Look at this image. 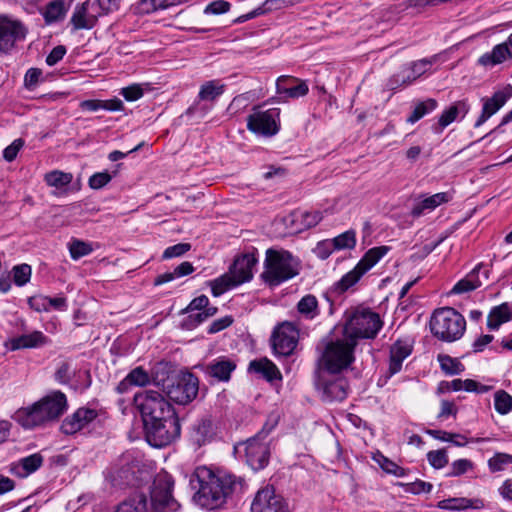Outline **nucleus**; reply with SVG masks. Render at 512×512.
Segmentation results:
<instances>
[{"label":"nucleus","instance_id":"f257e3e1","mask_svg":"<svg viewBox=\"0 0 512 512\" xmlns=\"http://www.w3.org/2000/svg\"><path fill=\"white\" fill-rule=\"evenodd\" d=\"M199 489L194 501L201 507L213 510L222 506L228 495L242 487V480L231 474H215L207 467L195 470Z\"/></svg>","mask_w":512,"mask_h":512},{"label":"nucleus","instance_id":"f03ea898","mask_svg":"<svg viewBox=\"0 0 512 512\" xmlns=\"http://www.w3.org/2000/svg\"><path fill=\"white\" fill-rule=\"evenodd\" d=\"M67 408L66 395L53 391L31 406L18 410L16 420L23 428L32 429L58 420Z\"/></svg>","mask_w":512,"mask_h":512},{"label":"nucleus","instance_id":"7ed1b4c3","mask_svg":"<svg viewBox=\"0 0 512 512\" xmlns=\"http://www.w3.org/2000/svg\"><path fill=\"white\" fill-rule=\"evenodd\" d=\"M301 261L287 250L268 249L262 279L269 286H278L299 275Z\"/></svg>","mask_w":512,"mask_h":512},{"label":"nucleus","instance_id":"20e7f679","mask_svg":"<svg viewBox=\"0 0 512 512\" xmlns=\"http://www.w3.org/2000/svg\"><path fill=\"white\" fill-rule=\"evenodd\" d=\"M355 347V343L345 336L327 342L317 359L316 371L341 373L346 370L355 360Z\"/></svg>","mask_w":512,"mask_h":512},{"label":"nucleus","instance_id":"39448f33","mask_svg":"<svg viewBox=\"0 0 512 512\" xmlns=\"http://www.w3.org/2000/svg\"><path fill=\"white\" fill-rule=\"evenodd\" d=\"M465 329L464 317L454 308L437 309L431 316L430 330L441 341L454 342L463 336Z\"/></svg>","mask_w":512,"mask_h":512},{"label":"nucleus","instance_id":"423d86ee","mask_svg":"<svg viewBox=\"0 0 512 512\" xmlns=\"http://www.w3.org/2000/svg\"><path fill=\"white\" fill-rule=\"evenodd\" d=\"M383 322L379 314L363 309L355 311L344 326V336L357 345L358 339L376 337Z\"/></svg>","mask_w":512,"mask_h":512},{"label":"nucleus","instance_id":"0eeeda50","mask_svg":"<svg viewBox=\"0 0 512 512\" xmlns=\"http://www.w3.org/2000/svg\"><path fill=\"white\" fill-rule=\"evenodd\" d=\"M134 402L141 412L144 423L176 414L172 405L156 390L149 389L136 394Z\"/></svg>","mask_w":512,"mask_h":512},{"label":"nucleus","instance_id":"6e6552de","mask_svg":"<svg viewBox=\"0 0 512 512\" xmlns=\"http://www.w3.org/2000/svg\"><path fill=\"white\" fill-rule=\"evenodd\" d=\"M146 439L151 446L164 447L180 435V423L176 414L161 420H150L144 423Z\"/></svg>","mask_w":512,"mask_h":512},{"label":"nucleus","instance_id":"1a4fd4ad","mask_svg":"<svg viewBox=\"0 0 512 512\" xmlns=\"http://www.w3.org/2000/svg\"><path fill=\"white\" fill-rule=\"evenodd\" d=\"M390 250L388 246H378L369 249L358 264L335 283L337 292L343 293L356 284L360 278L375 266Z\"/></svg>","mask_w":512,"mask_h":512},{"label":"nucleus","instance_id":"9d476101","mask_svg":"<svg viewBox=\"0 0 512 512\" xmlns=\"http://www.w3.org/2000/svg\"><path fill=\"white\" fill-rule=\"evenodd\" d=\"M340 373L315 371V386L325 402L343 401L349 390L348 381Z\"/></svg>","mask_w":512,"mask_h":512},{"label":"nucleus","instance_id":"9b49d317","mask_svg":"<svg viewBox=\"0 0 512 512\" xmlns=\"http://www.w3.org/2000/svg\"><path fill=\"white\" fill-rule=\"evenodd\" d=\"M300 332L297 325L290 321L279 323L272 331L270 342L276 356H290L297 347Z\"/></svg>","mask_w":512,"mask_h":512},{"label":"nucleus","instance_id":"f8f14e48","mask_svg":"<svg viewBox=\"0 0 512 512\" xmlns=\"http://www.w3.org/2000/svg\"><path fill=\"white\" fill-rule=\"evenodd\" d=\"M166 395L175 403L186 405L194 400L199 390V380L192 373L182 375L163 385Z\"/></svg>","mask_w":512,"mask_h":512},{"label":"nucleus","instance_id":"ddd939ff","mask_svg":"<svg viewBox=\"0 0 512 512\" xmlns=\"http://www.w3.org/2000/svg\"><path fill=\"white\" fill-rule=\"evenodd\" d=\"M27 34L28 28L21 20L0 14V53H9Z\"/></svg>","mask_w":512,"mask_h":512},{"label":"nucleus","instance_id":"4468645a","mask_svg":"<svg viewBox=\"0 0 512 512\" xmlns=\"http://www.w3.org/2000/svg\"><path fill=\"white\" fill-rule=\"evenodd\" d=\"M173 481L165 476L155 481L151 491V509L154 512H176L180 508L172 496Z\"/></svg>","mask_w":512,"mask_h":512},{"label":"nucleus","instance_id":"2eb2a0df","mask_svg":"<svg viewBox=\"0 0 512 512\" xmlns=\"http://www.w3.org/2000/svg\"><path fill=\"white\" fill-rule=\"evenodd\" d=\"M268 433L269 431L263 429L243 444L246 462L253 470L263 469L268 463L270 455L268 442L266 441Z\"/></svg>","mask_w":512,"mask_h":512},{"label":"nucleus","instance_id":"dca6fc26","mask_svg":"<svg viewBox=\"0 0 512 512\" xmlns=\"http://www.w3.org/2000/svg\"><path fill=\"white\" fill-rule=\"evenodd\" d=\"M279 115L280 111L276 108L266 111L254 109L247 117V128L255 134L273 136L279 131Z\"/></svg>","mask_w":512,"mask_h":512},{"label":"nucleus","instance_id":"f3484780","mask_svg":"<svg viewBox=\"0 0 512 512\" xmlns=\"http://www.w3.org/2000/svg\"><path fill=\"white\" fill-rule=\"evenodd\" d=\"M251 512H289V509L283 497L272 486H266L256 493Z\"/></svg>","mask_w":512,"mask_h":512},{"label":"nucleus","instance_id":"a211bd4d","mask_svg":"<svg viewBox=\"0 0 512 512\" xmlns=\"http://www.w3.org/2000/svg\"><path fill=\"white\" fill-rule=\"evenodd\" d=\"M511 97L512 86L507 85L503 89L496 91L491 97L482 98V111L474 127L479 128L482 126L490 117L496 114Z\"/></svg>","mask_w":512,"mask_h":512},{"label":"nucleus","instance_id":"6ab92c4d","mask_svg":"<svg viewBox=\"0 0 512 512\" xmlns=\"http://www.w3.org/2000/svg\"><path fill=\"white\" fill-rule=\"evenodd\" d=\"M309 91L305 81L292 76H280L276 81V92L278 101L285 102L287 99L300 98L305 96Z\"/></svg>","mask_w":512,"mask_h":512},{"label":"nucleus","instance_id":"aec40b11","mask_svg":"<svg viewBox=\"0 0 512 512\" xmlns=\"http://www.w3.org/2000/svg\"><path fill=\"white\" fill-rule=\"evenodd\" d=\"M96 417L94 409L79 408L63 420L60 429L64 434L72 435L88 426Z\"/></svg>","mask_w":512,"mask_h":512},{"label":"nucleus","instance_id":"412c9836","mask_svg":"<svg viewBox=\"0 0 512 512\" xmlns=\"http://www.w3.org/2000/svg\"><path fill=\"white\" fill-rule=\"evenodd\" d=\"M257 263V258L253 253L243 254L237 257L232 266L229 268V273L239 285L249 282L253 278V268Z\"/></svg>","mask_w":512,"mask_h":512},{"label":"nucleus","instance_id":"4be33fe9","mask_svg":"<svg viewBox=\"0 0 512 512\" xmlns=\"http://www.w3.org/2000/svg\"><path fill=\"white\" fill-rule=\"evenodd\" d=\"M48 343L47 337L41 331H33L29 334H23L10 338L5 346L11 351L28 348H38Z\"/></svg>","mask_w":512,"mask_h":512},{"label":"nucleus","instance_id":"5701e85b","mask_svg":"<svg viewBox=\"0 0 512 512\" xmlns=\"http://www.w3.org/2000/svg\"><path fill=\"white\" fill-rule=\"evenodd\" d=\"M93 4L85 1L77 5L73 11L70 22L74 29H91L96 21L97 15L91 11Z\"/></svg>","mask_w":512,"mask_h":512},{"label":"nucleus","instance_id":"b1692460","mask_svg":"<svg viewBox=\"0 0 512 512\" xmlns=\"http://www.w3.org/2000/svg\"><path fill=\"white\" fill-rule=\"evenodd\" d=\"M42 464L43 456L40 453H34L11 463L9 471L19 478H25L38 470Z\"/></svg>","mask_w":512,"mask_h":512},{"label":"nucleus","instance_id":"393cba45","mask_svg":"<svg viewBox=\"0 0 512 512\" xmlns=\"http://www.w3.org/2000/svg\"><path fill=\"white\" fill-rule=\"evenodd\" d=\"M68 10L69 4L65 0H51L39 10V13L47 25H52L63 21Z\"/></svg>","mask_w":512,"mask_h":512},{"label":"nucleus","instance_id":"a878e982","mask_svg":"<svg viewBox=\"0 0 512 512\" xmlns=\"http://www.w3.org/2000/svg\"><path fill=\"white\" fill-rule=\"evenodd\" d=\"M236 364L234 361L226 358L219 357L210 362L206 368V373L218 381L227 382L230 380L231 373L235 370Z\"/></svg>","mask_w":512,"mask_h":512},{"label":"nucleus","instance_id":"bb28decb","mask_svg":"<svg viewBox=\"0 0 512 512\" xmlns=\"http://www.w3.org/2000/svg\"><path fill=\"white\" fill-rule=\"evenodd\" d=\"M507 44H497L493 47L491 52L483 54L478 63L484 67L495 66L503 63L506 60L512 59V51L506 47Z\"/></svg>","mask_w":512,"mask_h":512},{"label":"nucleus","instance_id":"cd10ccee","mask_svg":"<svg viewBox=\"0 0 512 512\" xmlns=\"http://www.w3.org/2000/svg\"><path fill=\"white\" fill-rule=\"evenodd\" d=\"M451 199L447 192L436 193L432 196L426 197L414 205L411 210L413 217H419L426 211H432L443 203H447Z\"/></svg>","mask_w":512,"mask_h":512},{"label":"nucleus","instance_id":"c85d7f7f","mask_svg":"<svg viewBox=\"0 0 512 512\" xmlns=\"http://www.w3.org/2000/svg\"><path fill=\"white\" fill-rule=\"evenodd\" d=\"M249 370L260 374L267 381L281 380L282 375L277 366L268 358L253 360L249 364Z\"/></svg>","mask_w":512,"mask_h":512},{"label":"nucleus","instance_id":"c756f323","mask_svg":"<svg viewBox=\"0 0 512 512\" xmlns=\"http://www.w3.org/2000/svg\"><path fill=\"white\" fill-rule=\"evenodd\" d=\"M470 110V105L466 99L459 100L444 110L439 117V125L443 129L455 121L458 117L464 118Z\"/></svg>","mask_w":512,"mask_h":512},{"label":"nucleus","instance_id":"7c9ffc66","mask_svg":"<svg viewBox=\"0 0 512 512\" xmlns=\"http://www.w3.org/2000/svg\"><path fill=\"white\" fill-rule=\"evenodd\" d=\"M150 383V375L142 367L132 369L127 376L118 384L119 393H125L131 386H146Z\"/></svg>","mask_w":512,"mask_h":512},{"label":"nucleus","instance_id":"2f4dec72","mask_svg":"<svg viewBox=\"0 0 512 512\" xmlns=\"http://www.w3.org/2000/svg\"><path fill=\"white\" fill-rule=\"evenodd\" d=\"M411 354L410 345L397 341L390 350L389 372L391 375L398 373L402 368V363Z\"/></svg>","mask_w":512,"mask_h":512},{"label":"nucleus","instance_id":"473e14b6","mask_svg":"<svg viewBox=\"0 0 512 512\" xmlns=\"http://www.w3.org/2000/svg\"><path fill=\"white\" fill-rule=\"evenodd\" d=\"M114 512H149L147 497L144 493L136 492L122 501Z\"/></svg>","mask_w":512,"mask_h":512},{"label":"nucleus","instance_id":"72a5a7b5","mask_svg":"<svg viewBox=\"0 0 512 512\" xmlns=\"http://www.w3.org/2000/svg\"><path fill=\"white\" fill-rule=\"evenodd\" d=\"M512 319V310L507 303L494 307L487 318V326L491 330H497L503 323Z\"/></svg>","mask_w":512,"mask_h":512},{"label":"nucleus","instance_id":"f704fd0d","mask_svg":"<svg viewBox=\"0 0 512 512\" xmlns=\"http://www.w3.org/2000/svg\"><path fill=\"white\" fill-rule=\"evenodd\" d=\"M298 313L306 320H313L320 315L317 298L312 294L303 296L297 303Z\"/></svg>","mask_w":512,"mask_h":512},{"label":"nucleus","instance_id":"c9c22d12","mask_svg":"<svg viewBox=\"0 0 512 512\" xmlns=\"http://www.w3.org/2000/svg\"><path fill=\"white\" fill-rule=\"evenodd\" d=\"M238 285V282L233 278V275H231L229 271L209 282L211 293L214 297H219L226 291Z\"/></svg>","mask_w":512,"mask_h":512},{"label":"nucleus","instance_id":"e433bc0d","mask_svg":"<svg viewBox=\"0 0 512 512\" xmlns=\"http://www.w3.org/2000/svg\"><path fill=\"white\" fill-rule=\"evenodd\" d=\"M294 221L300 222L297 230L309 229L316 226L322 219L323 213L321 211H305L293 214Z\"/></svg>","mask_w":512,"mask_h":512},{"label":"nucleus","instance_id":"4c0bfd02","mask_svg":"<svg viewBox=\"0 0 512 512\" xmlns=\"http://www.w3.org/2000/svg\"><path fill=\"white\" fill-rule=\"evenodd\" d=\"M224 92V85L218 81L211 80L205 82L199 90L198 98L201 101H213Z\"/></svg>","mask_w":512,"mask_h":512},{"label":"nucleus","instance_id":"58836bf2","mask_svg":"<svg viewBox=\"0 0 512 512\" xmlns=\"http://www.w3.org/2000/svg\"><path fill=\"white\" fill-rule=\"evenodd\" d=\"M213 436V425L211 420L202 419L199 421L193 430V440L198 444L202 445L209 441Z\"/></svg>","mask_w":512,"mask_h":512},{"label":"nucleus","instance_id":"ea45409f","mask_svg":"<svg viewBox=\"0 0 512 512\" xmlns=\"http://www.w3.org/2000/svg\"><path fill=\"white\" fill-rule=\"evenodd\" d=\"M417 78L418 77L411 71L410 66H406L389 79L388 87L390 89H397L401 86H407L412 84Z\"/></svg>","mask_w":512,"mask_h":512},{"label":"nucleus","instance_id":"a19ab883","mask_svg":"<svg viewBox=\"0 0 512 512\" xmlns=\"http://www.w3.org/2000/svg\"><path fill=\"white\" fill-rule=\"evenodd\" d=\"M134 469L130 465H124L119 469L111 472V479L114 485L125 486L130 485L134 481Z\"/></svg>","mask_w":512,"mask_h":512},{"label":"nucleus","instance_id":"79ce46f5","mask_svg":"<svg viewBox=\"0 0 512 512\" xmlns=\"http://www.w3.org/2000/svg\"><path fill=\"white\" fill-rule=\"evenodd\" d=\"M73 176L71 173L54 170L45 175L47 185L61 189L68 186L72 182Z\"/></svg>","mask_w":512,"mask_h":512},{"label":"nucleus","instance_id":"37998d69","mask_svg":"<svg viewBox=\"0 0 512 512\" xmlns=\"http://www.w3.org/2000/svg\"><path fill=\"white\" fill-rule=\"evenodd\" d=\"M437 107V102L434 99H427L423 102L418 103L410 116L407 118V122L414 124L426 114L432 112Z\"/></svg>","mask_w":512,"mask_h":512},{"label":"nucleus","instance_id":"c03bdc74","mask_svg":"<svg viewBox=\"0 0 512 512\" xmlns=\"http://www.w3.org/2000/svg\"><path fill=\"white\" fill-rule=\"evenodd\" d=\"M512 464V455L508 453L498 452L495 453L488 460V468L491 472L503 471Z\"/></svg>","mask_w":512,"mask_h":512},{"label":"nucleus","instance_id":"a18cd8bd","mask_svg":"<svg viewBox=\"0 0 512 512\" xmlns=\"http://www.w3.org/2000/svg\"><path fill=\"white\" fill-rule=\"evenodd\" d=\"M335 250L353 249L356 245V233L348 230L331 239Z\"/></svg>","mask_w":512,"mask_h":512},{"label":"nucleus","instance_id":"49530a36","mask_svg":"<svg viewBox=\"0 0 512 512\" xmlns=\"http://www.w3.org/2000/svg\"><path fill=\"white\" fill-rule=\"evenodd\" d=\"M11 273L13 275L14 283L17 286L21 287V286L26 285L30 281L31 275H32V269H31L30 265L23 263V264L15 265L12 268Z\"/></svg>","mask_w":512,"mask_h":512},{"label":"nucleus","instance_id":"de8ad7c7","mask_svg":"<svg viewBox=\"0 0 512 512\" xmlns=\"http://www.w3.org/2000/svg\"><path fill=\"white\" fill-rule=\"evenodd\" d=\"M438 361L441 369L449 375H457L464 371V366L461 362L448 355H439Z\"/></svg>","mask_w":512,"mask_h":512},{"label":"nucleus","instance_id":"09e8293b","mask_svg":"<svg viewBox=\"0 0 512 512\" xmlns=\"http://www.w3.org/2000/svg\"><path fill=\"white\" fill-rule=\"evenodd\" d=\"M480 268V266H477L473 271L472 273L469 275V278H466V279H462L460 281H458L453 289H452V293H455V294H461V293H465V292H469V291H472L476 288H478L480 285H481V282L478 281V280H474V274L475 272Z\"/></svg>","mask_w":512,"mask_h":512},{"label":"nucleus","instance_id":"8fccbe9b","mask_svg":"<svg viewBox=\"0 0 512 512\" xmlns=\"http://www.w3.org/2000/svg\"><path fill=\"white\" fill-rule=\"evenodd\" d=\"M494 406L500 414H507L512 410V397L505 391L495 393Z\"/></svg>","mask_w":512,"mask_h":512},{"label":"nucleus","instance_id":"3c124183","mask_svg":"<svg viewBox=\"0 0 512 512\" xmlns=\"http://www.w3.org/2000/svg\"><path fill=\"white\" fill-rule=\"evenodd\" d=\"M473 506V502L467 498H450L442 500L438 503L440 509L460 510Z\"/></svg>","mask_w":512,"mask_h":512},{"label":"nucleus","instance_id":"603ef678","mask_svg":"<svg viewBox=\"0 0 512 512\" xmlns=\"http://www.w3.org/2000/svg\"><path fill=\"white\" fill-rule=\"evenodd\" d=\"M92 250L89 243L80 240H74L69 245L70 255L74 260L90 254Z\"/></svg>","mask_w":512,"mask_h":512},{"label":"nucleus","instance_id":"864d4df0","mask_svg":"<svg viewBox=\"0 0 512 512\" xmlns=\"http://www.w3.org/2000/svg\"><path fill=\"white\" fill-rule=\"evenodd\" d=\"M429 464L435 469H441L448 464V456L445 449L434 450L427 453Z\"/></svg>","mask_w":512,"mask_h":512},{"label":"nucleus","instance_id":"5fc2aeb1","mask_svg":"<svg viewBox=\"0 0 512 512\" xmlns=\"http://www.w3.org/2000/svg\"><path fill=\"white\" fill-rule=\"evenodd\" d=\"M181 0H143L142 4L147 6V12L164 10L171 6L181 4Z\"/></svg>","mask_w":512,"mask_h":512},{"label":"nucleus","instance_id":"6e6d98bb","mask_svg":"<svg viewBox=\"0 0 512 512\" xmlns=\"http://www.w3.org/2000/svg\"><path fill=\"white\" fill-rule=\"evenodd\" d=\"M191 249V245L189 243H178L176 245L167 247L162 255L163 259H171L175 257H180L184 255Z\"/></svg>","mask_w":512,"mask_h":512},{"label":"nucleus","instance_id":"4d7b16f0","mask_svg":"<svg viewBox=\"0 0 512 512\" xmlns=\"http://www.w3.org/2000/svg\"><path fill=\"white\" fill-rule=\"evenodd\" d=\"M334 251L336 250L331 239L318 242L314 249L315 255L322 260L327 259Z\"/></svg>","mask_w":512,"mask_h":512},{"label":"nucleus","instance_id":"13d9d810","mask_svg":"<svg viewBox=\"0 0 512 512\" xmlns=\"http://www.w3.org/2000/svg\"><path fill=\"white\" fill-rule=\"evenodd\" d=\"M231 4L224 0H217L208 4L204 9V14L220 15L230 10Z\"/></svg>","mask_w":512,"mask_h":512},{"label":"nucleus","instance_id":"bf43d9fd","mask_svg":"<svg viewBox=\"0 0 512 512\" xmlns=\"http://www.w3.org/2000/svg\"><path fill=\"white\" fill-rule=\"evenodd\" d=\"M303 0H266L263 4L264 11L280 10L300 4Z\"/></svg>","mask_w":512,"mask_h":512},{"label":"nucleus","instance_id":"052dcab7","mask_svg":"<svg viewBox=\"0 0 512 512\" xmlns=\"http://www.w3.org/2000/svg\"><path fill=\"white\" fill-rule=\"evenodd\" d=\"M112 179V175L108 172H97L93 174L88 181L90 188L98 190L107 185Z\"/></svg>","mask_w":512,"mask_h":512},{"label":"nucleus","instance_id":"680f3d73","mask_svg":"<svg viewBox=\"0 0 512 512\" xmlns=\"http://www.w3.org/2000/svg\"><path fill=\"white\" fill-rule=\"evenodd\" d=\"M473 468V463L468 459H458L451 464V471L448 476L457 477Z\"/></svg>","mask_w":512,"mask_h":512},{"label":"nucleus","instance_id":"e2e57ef3","mask_svg":"<svg viewBox=\"0 0 512 512\" xmlns=\"http://www.w3.org/2000/svg\"><path fill=\"white\" fill-rule=\"evenodd\" d=\"M121 95L127 101H136L144 95V90L140 84H132L122 88Z\"/></svg>","mask_w":512,"mask_h":512},{"label":"nucleus","instance_id":"0e129e2a","mask_svg":"<svg viewBox=\"0 0 512 512\" xmlns=\"http://www.w3.org/2000/svg\"><path fill=\"white\" fill-rule=\"evenodd\" d=\"M217 308L211 307L206 308L203 311H194L192 313H189V320L193 325H198L208 319L209 317H212L216 314Z\"/></svg>","mask_w":512,"mask_h":512},{"label":"nucleus","instance_id":"69168bd1","mask_svg":"<svg viewBox=\"0 0 512 512\" xmlns=\"http://www.w3.org/2000/svg\"><path fill=\"white\" fill-rule=\"evenodd\" d=\"M24 146V141L22 139L14 140L9 146H7L3 151V157L6 161L11 162L16 157L21 148Z\"/></svg>","mask_w":512,"mask_h":512},{"label":"nucleus","instance_id":"338daca9","mask_svg":"<svg viewBox=\"0 0 512 512\" xmlns=\"http://www.w3.org/2000/svg\"><path fill=\"white\" fill-rule=\"evenodd\" d=\"M434 61L435 58L421 59L412 62L409 66L411 68V71L419 78L421 75L425 74L429 70Z\"/></svg>","mask_w":512,"mask_h":512},{"label":"nucleus","instance_id":"774afa93","mask_svg":"<svg viewBox=\"0 0 512 512\" xmlns=\"http://www.w3.org/2000/svg\"><path fill=\"white\" fill-rule=\"evenodd\" d=\"M29 306L37 312H48L47 296L36 295L28 299Z\"/></svg>","mask_w":512,"mask_h":512}]
</instances>
